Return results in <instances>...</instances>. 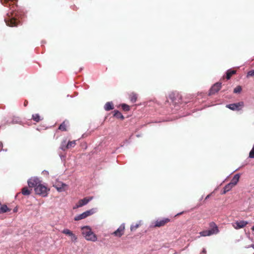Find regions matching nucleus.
Masks as SVG:
<instances>
[{
    "label": "nucleus",
    "mask_w": 254,
    "mask_h": 254,
    "mask_svg": "<svg viewBox=\"0 0 254 254\" xmlns=\"http://www.w3.org/2000/svg\"><path fill=\"white\" fill-rule=\"evenodd\" d=\"M6 25L10 27L17 26L19 22V20L17 17V13L14 10L7 14L6 17L4 18Z\"/></svg>",
    "instance_id": "nucleus-1"
},
{
    "label": "nucleus",
    "mask_w": 254,
    "mask_h": 254,
    "mask_svg": "<svg viewBox=\"0 0 254 254\" xmlns=\"http://www.w3.org/2000/svg\"><path fill=\"white\" fill-rule=\"evenodd\" d=\"M209 230H203L199 233L200 236L206 237L213 235L217 234L219 232L218 227L216 224L214 222H211L209 223Z\"/></svg>",
    "instance_id": "nucleus-2"
},
{
    "label": "nucleus",
    "mask_w": 254,
    "mask_h": 254,
    "mask_svg": "<svg viewBox=\"0 0 254 254\" xmlns=\"http://www.w3.org/2000/svg\"><path fill=\"white\" fill-rule=\"evenodd\" d=\"M82 234L86 240L95 242L97 240V236L92 231L89 226H84L81 228Z\"/></svg>",
    "instance_id": "nucleus-3"
},
{
    "label": "nucleus",
    "mask_w": 254,
    "mask_h": 254,
    "mask_svg": "<svg viewBox=\"0 0 254 254\" xmlns=\"http://www.w3.org/2000/svg\"><path fill=\"white\" fill-rule=\"evenodd\" d=\"M36 194L45 197L48 195V192L50 190L46 186L40 184L34 189Z\"/></svg>",
    "instance_id": "nucleus-4"
},
{
    "label": "nucleus",
    "mask_w": 254,
    "mask_h": 254,
    "mask_svg": "<svg viewBox=\"0 0 254 254\" xmlns=\"http://www.w3.org/2000/svg\"><path fill=\"white\" fill-rule=\"evenodd\" d=\"M170 219L168 218H163L162 219H158L155 221L153 223V227H161L165 226L167 223L170 222Z\"/></svg>",
    "instance_id": "nucleus-5"
},
{
    "label": "nucleus",
    "mask_w": 254,
    "mask_h": 254,
    "mask_svg": "<svg viewBox=\"0 0 254 254\" xmlns=\"http://www.w3.org/2000/svg\"><path fill=\"white\" fill-rule=\"evenodd\" d=\"M244 106V103L243 101L239 102L236 103L230 104L226 105V108L233 110V111H240Z\"/></svg>",
    "instance_id": "nucleus-6"
},
{
    "label": "nucleus",
    "mask_w": 254,
    "mask_h": 254,
    "mask_svg": "<svg viewBox=\"0 0 254 254\" xmlns=\"http://www.w3.org/2000/svg\"><path fill=\"white\" fill-rule=\"evenodd\" d=\"M93 198V196L86 197L83 199H80L75 206H73V209H75L79 207H82L83 206L87 204L90 201L92 200Z\"/></svg>",
    "instance_id": "nucleus-7"
},
{
    "label": "nucleus",
    "mask_w": 254,
    "mask_h": 254,
    "mask_svg": "<svg viewBox=\"0 0 254 254\" xmlns=\"http://www.w3.org/2000/svg\"><path fill=\"white\" fill-rule=\"evenodd\" d=\"M169 98L175 104L181 102V96L178 93H172L169 95Z\"/></svg>",
    "instance_id": "nucleus-8"
},
{
    "label": "nucleus",
    "mask_w": 254,
    "mask_h": 254,
    "mask_svg": "<svg viewBox=\"0 0 254 254\" xmlns=\"http://www.w3.org/2000/svg\"><path fill=\"white\" fill-rule=\"evenodd\" d=\"M59 192H62L66 190L67 185L61 182H56L53 185Z\"/></svg>",
    "instance_id": "nucleus-9"
},
{
    "label": "nucleus",
    "mask_w": 254,
    "mask_h": 254,
    "mask_svg": "<svg viewBox=\"0 0 254 254\" xmlns=\"http://www.w3.org/2000/svg\"><path fill=\"white\" fill-rule=\"evenodd\" d=\"M125 226L124 224H122L118 228L117 230L112 233V235L117 237H122L125 233Z\"/></svg>",
    "instance_id": "nucleus-10"
},
{
    "label": "nucleus",
    "mask_w": 254,
    "mask_h": 254,
    "mask_svg": "<svg viewBox=\"0 0 254 254\" xmlns=\"http://www.w3.org/2000/svg\"><path fill=\"white\" fill-rule=\"evenodd\" d=\"M63 234L68 236L70 237L71 241L72 242H76L77 240V236L73 233V232L68 229H64L62 232Z\"/></svg>",
    "instance_id": "nucleus-11"
},
{
    "label": "nucleus",
    "mask_w": 254,
    "mask_h": 254,
    "mask_svg": "<svg viewBox=\"0 0 254 254\" xmlns=\"http://www.w3.org/2000/svg\"><path fill=\"white\" fill-rule=\"evenodd\" d=\"M248 224V222L247 221L242 220L234 222L232 224V226L235 229H239L245 227Z\"/></svg>",
    "instance_id": "nucleus-12"
},
{
    "label": "nucleus",
    "mask_w": 254,
    "mask_h": 254,
    "mask_svg": "<svg viewBox=\"0 0 254 254\" xmlns=\"http://www.w3.org/2000/svg\"><path fill=\"white\" fill-rule=\"evenodd\" d=\"M221 87V83L219 82L214 84L209 90V95H213L217 92Z\"/></svg>",
    "instance_id": "nucleus-13"
},
{
    "label": "nucleus",
    "mask_w": 254,
    "mask_h": 254,
    "mask_svg": "<svg viewBox=\"0 0 254 254\" xmlns=\"http://www.w3.org/2000/svg\"><path fill=\"white\" fill-rule=\"evenodd\" d=\"M40 184V180L38 178H31L28 181V185L30 188H36Z\"/></svg>",
    "instance_id": "nucleus-14"
},
{
    "label": "nucleus",
    "mask_w": 254,
    "mask_h": 254,
    "mask_svg": "<svg viewBox=\"0 0 254 254\" xmlns=\"http://www.w3.org/2000/svg\"><path fill=\"white\" fill-rule=\"evenodd\" d=\"M240 176L239 174H237L234 175L233 178H232L230 183L232 184L234 186L236 185L239 182Z\"/></svg>",
    "instance_id": "nucleus-15"
},
{
    "label": "nucleus",
    "mask_w": 254,
    "mask_h": 254,
    "mask_svg": "<svg viewBox=\"0 0 254 254\" xmlns=\"http://www.w3.org/2000/svg\"><path fill=\"white\" fill-rule=\"evenodd\" d=\"M68 124V122L66 121H64L59 127V129L62 131H66V127L67 125Z\"/></svg>",
    "instance_id": "nucleus-16"
},
{
    "label": "nucleus",
    "mask_w": 254,
    "mask_h": 254,
    "mask_svg": "<svg viewBox=\"0 0 254 254\" xmlns=\"http://www.w3.org/2000/svg\"><path fill=\"white\" fill-rule=\"evenodd\" d=\"M234 186L231 184L230 183L227 184L224 188L223 191L222 192V194H225L227 192L230 190Z\"/></svg>",
    "instance_id": "nucleus-17"
},
{
    "label": "nucleus",
    "mask_w": 254,
    "mask_h": 254,
    "mask_svg": "<svg viewBox=\"0 0 254 254\" xmlns=\"http://www.w3.org/2000/svg\"><path fill=\"white\" fill-rule=\"evenodd\" d=\"M104 109L106 111H107L113 109H114L113 103L112 102H107L104 106Z\"/></svg>",
    "instance_id": "nucleus-18"
},
{
    "label": "nucleus",
    "mask_w": 254,
    "mask_h": 254,
    "mask_svg": "<svg viewBox=\"0 0 254 254\" xmlns=\"http://www.w3.org/2000/svg\"><path fill=\"white\" fill-rule=\"evenodd\" d=\"M10 209L8 208L7 206L4 204L0 207V214L4 213L10 211Z\"/></svg>",
    "instance_id": "nucleus-19"
},
{
    "label": "nucleus",
    "mask_w": 254,
    "mask_h": 254,
    "mask_svg": "<svg viewBox=\"0 0 254 254\" xmlns=\"http://www.w3.org/2000/svg\"><path fill=\"white\" fill-rule=\"evenodd\" d=\"M137 98V95L136 93L132 92L129 94V99L132 103H135L136 101Z\"/></svg>",
    "instance_id": "nucleus-20"
},
{
    "label": "nucleus",
    "mask_w": 254,
    "mask_h": 254,
    "mask_svg": "<svg viewBox=\"0 0 254 254\" xmlns=\"http://www.w3.org/2000/svg\"><path fill=\"white\" fill-rule=\"evenodd\" d=\"M113 116L116 117L118 119H121L123 120L124 119V117L123 115L118 110H115L114 112Z\"/></svg>",
    "instance_id": "nucleus-21"
},
{
    "label": "nucleus",
    "mask_w": 254,
    "mask_h": 254,
    "mask_svg": "<svg viewBox=\"0 0 254 254\" xmlns=\"http://www.w3.org/2000/svg\"><path fill=\"white\" fill-rule=\"evenodd\" d=\"M236 72V70L229 69L226 73V78L229 79Z\"/></svg>",
    "instance_id": "nucleus-22"
},
{
    "label": "nucleus",
    "mask_w": 254,
    "mask_h": 254,
    "mask_svg": "<svg viewBox=\"0 0 254 254\" xmlns=\"http://www.w3.org/2000/svg\"><path fill=\"white\" fill-rule=\"evenodd\" d=\"M66 146L67 143L66 140H65L63 141L61 143L60 148L63 151H65L68 149V148Z\"/></svg>",
    "instance_id": "nucleus-23"
},
{
    "label": "nucleus",
    "mask_w": 254,
    "mask_h": 254,
    "mask_svg": "<svg viewBox=\"0 0 254 254\" xmlns=\"http://www.w3.org/2000/svg\"><path fill=\"white\" fill-rule=\"evenodd\" d=\"M32 119L36 122H39L41 120L40 115L38 114H33Z\"/></svg>",
    "instance_id": "nucleus-24"
},
{
    "label": "nucleus",
    "mask_w": 254,
    "mask_h": 254,
    "mask_svg": "<svg viewBox=\"0 0 254 254\" xmlns=\"http://www.w3.org/2000/svg\"><path fill=\"white\" fill-rule=\"evenodd\" d=\"M22 193L25 195H28L30 194L31 191L28 190L27 187H24L22 189Z\"/></svg>",
    "instance_id": "nucleus-25"
},
{
    "label": "nucleus",
    "mask_w": 254,
    "mask_h": 254,
    "mask_svg": "<svg viewBox=\"0 0 254 254\" xmlns=\"http://www.w3.org/2000/svg\"><path fill=\"white\" fill-rule=\"evenodd\" d=\"M94 213V211L93 209L86 211L83 212L85 218L92 215Z\"/></svg>",
    "instance_id": "nucleus-26"
},
{
    "label": "nucleus",
    "mask_w": 254,
    "mask_h": 254,
    "mask_svg": "<svg viewBox=\"0 0 254 254\" xmlns=\"http://www.w3.org/2000/svg\"><path fill=\"white\" fill-rule=\"evenodd\" d=\"M75 145H76V141L75 140H73V141H68L67 143V146L66 147H67L68 149H70L71 148L74 147Z\"/></svg>",
    "instance_id": "nucleus-27"
},
{
    "label": "nucleus",
    "mask_w": 254,
    "mask_h": 254,
    "mask_svg": "<svg viewBox=\"0 0 254 254\" xmlns=\"http://www.w3.org/2000/svg\"><path fill=\"white\" fill-rule=\"evenodd\" d=\"M85 218V216L84 215V213H82V214H80L76 216H75L74 218V220L75 221H79L80 220L83 219Z\"/></svg>",
    "instance_id": "nucleus-28"
},
{
    "label": "nucleus",
    "mask_w": 254,
    "mask_h": 254,
    "mask_svg": "<svg viewBox=\"0 0 254 254\" xmlns=\"http://www.w3.org/2000/svg\"><path fill=\"white\" fill-rule=\"evenodd\" d=\"M122 109L126 112L130 110V107L126 104H122L121 105Z\"/></svg>",
    "instance_id": "nucleus-29"
},
{
    "label": "nucleus",
    "mask_w": 254,
    "mask_h": 254,
    "mask_svg": "<svg viewBox=\"0 0 254 254\" xmlns=\"http://www.w3.org/2000/svg\"><path fill=\"white\" fill-rule=\"evenodd\" d=\"M242 87L241 86H237L236 87H235L234 89V92L235 93H239L242 91Z\"/></svg>",
    "instance_id": "nucleus-30"
},
{
    "label": "nucleus",
    "mask_w": 254,
    "mask_h": 254,
    "mask_svg": "<svg viewBox=\"0 0 254 254\" xmlns=\"http://www.w3.org/2000/svg\"><path fill=\"white\" fill-rule=\"evenodd\" d=\"M139 227V224H135V225H131L130 227L131 231L135 230Z\"/></svg>",
    "instance_id": "nucleus-31"
},
{
    "label": "nucleus",
    "mask_w": 254,
    "mask_h": 254,
    "mask_svg": "<svg viewBox=\"0 0 254 254\" xmlns=\"http://www.w3.org/2000/svg\"><path fill=\"white\" fill-rule=\"evenodd\" d=\"M247 76H254V70H251L248 72Z\"/></svg>",
    "instance_id": "nucleus-32"
},
{
    "label": "nucleus",
    "mask_w": 254,
    "mask_h": 254,
    "mask_svg": "<svg viewBox=\"0 0 254 254\" xmlns=\"http://www.w3.org/2000/svg\"><path fill=\"white\" fill-rule=\"evenodd\" d=\"M200 254H206V251L205 249H203Z\"/></svg>",
    "instance_id": "nucleus-33"
},
{
    "label": "nucleus",
    "mask_w": 254,
    "mask_h": 254,
    "mask_svg": "<svg viewBox=\"0 0 254 254\" xmlns=\"http://www.w3.org/2000/svg\"><path fill=\"white\" fill-rule=\"evenodd\" d=\"M28 102L27 100H25L24 102V106L25 107L27 106V105H28Z\"/></svg>",
    "instance_id": "nucleus-34"
},
{
    "label": "nucleus",
    "mask_w": 254,
    "mask_h": 254,
    "mask_svg": "<svg viewBox=\"0 0 254 254\" xmlns=\"http://www.w3.org/2000/svg\"><path fill=\"white\" fill-rule=\"evenodd\" d=\"M183 213H184V212H181V213H178V214H177V215H176V216H177V215H181V214H183Z\"/></svg>",
    "instance_id": "nucleus-35"
},
{
    "label": "nucleus",
    "mask_w": 254,
    "mask_h": 254,
    "mask_svg": "<svg viewBox=\"0 0 254 254\" xmlns=\"http://www.w3.org/2000/svg\"><path fill=\"white\" fill-rule=\"evenodd\" d=\"M2 144L1 142H0V147H2Z\"/></svg>",
    "instance_id": "nucleus-36"
},
{
    "label": "nucleus",
    "mask_w": 254,
    "mask_h": 254,
    "mask_svg": "<svg viewBox=\"0 0 254 254\" xmlns=\"http://www.w3.org/2000/svg\"><path fill=\"white\" fill-rule=\"evenodd\" d=\"M209 197V195H208L206 197L205 199H207Z\"/></svg>",
    "instance_id": "nucleus-37"
},
{
    "label": "nucleus",
    "mask_w": 254,
    "mask_h": 254,
    "mask_svg": "<svg viewBox=\"0 0 254 254\" xmlns=\"http://www.w3.org/2000/svg\"><path fill=\"white\" fill-rule=\"evenodd\" d=\"M252 230L254 231V226L252 228Z\"/></svg>",
    "instance_id": "nucleus-38"
},
{
    "label": "nucleus",
    "mask_w": 254,
    "mask_h": 254,
    "mask_svg": "<svg viewBox=\"0 0 254 254\" xmlns=\"http://www.w3.org/2000/svg\"><path fill=\"white\" fill-rule=\"evenodd\" d=\"M251 247H252L253 248H254V245H251Z\"/></svg>",
    "instance_id": "nucleus-39"
},
{
    "label": "nucleus",
    "mask_w": 254,
    "mask_h": 254,
    "mask_svg": "<svg viewBox=\"0 0 254 254\" xmlns=\"http://www.w3.org/2000/svg\"><path fill=\"white\" fill-rule=\"evenodd\" d=\"M16 211H17V209H14V212H16Z\"/></svg>",
    "instance_id": "nucleus-40"
},
{
    "label": "nucleus",
    "mask_w": 254,
    "mask_h": 254,
    "mask_svg": "<svg viewBox=\"0 0 254 254\" xmlns=\"http://www.w3.org/2000/svg\"><path fill=\"white\" fill-rule=\"evenodd\" d=\"M1 205H1V203L0 202V207Z\"/></svg>",
    "instance_id": "nucleus-41"
}]
</instances>
